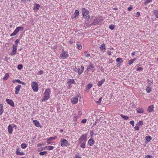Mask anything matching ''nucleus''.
<instances>
[{"label":"nucleus","instance_id":"12","mask_svg":"<svg viewBox=\"0 0 158 158\" xmlns=\"http://www.w3.org/2000/svg\"><path fill=\"white\" fill-rule=\"evenodd\" d=\"M6 102L9 105L12 107H14L15 105L13 101L11 99H6Z\"/></svg>","mask_w":158,"mask_h":158},{"label":"nucleus","instance_id":"36","mask_svg":"<svg viewBox=\"0 0 158 158\" xmlns=\"http://www.w3.org/2000/svg\"><path fill=\"white\" fill-rule=\"evenodd\" d=\"M145 139L147 141L149 142L152 140V138L151 136L148 135L145 137Z\"/></svg>","mask_w":158,"mask_h":158},{"label":"nucleus","instance_id":"57","mask_svg":"<svg viewBox=\"0 0 158 158\" xmlns=\"http://www.w3.org/2000/svg\"><path fill=\"white\" fill-rule=\"evenodd\" d=\"M152 156L151 155H147L145 156V158H152Z\"/></svg>","mask_w":158,"mask_h":158},{"label":"nucleus","instance_id":"9","mask_svg":"<svg viewBox=\"0 0 158 158\" xmlns=\"http://www.w3.org/2000/svg\"><path fill=\"white\" fill-rule=\"evenodd\" d=\"M68 55V53L63 50L61 54L60 55V57L62 59H65L67 58Z\"/></svg>","mask_w":158,"mask_h":158},{"label":"nucleus","instance_id":"10","mask_svg":"<svg viewBox=\"0 0 158 158\" xmlns=\"http://www.w3.org/2000/svg\"><path fill=\"white\" fill-rule=\"evenodd\" d=\"M22 87V86L20 85H18L16 86L15 88V94H18L20 91V90Z\"/></svg>","mask_w":158,"mask_h":158},{"label":"nucleus","instance_id":"42","mask_svg":"<svg viewBox=\"0 0 158 158\" xmlns=\"http://www.w3.org/2000/svg\"><path fill=\"white\" fill-rule=\"evenodd\" d=\"M77 48L79 50H81L82 48V46L81 45L78 43L77 44Z\"/></svg>","mask_w":158,"mask_h":158},{"label":"nucleus","instance_id":"15","mask_svg":"<svg viewBox=\"0 0 158 158\" xmlns=\"http://www.w3.org/2000/svg\"><path fill=\"white\" fill-rule=\"evenodd\" d=\"M154 106L153 105H151L148 107L147 111L149 113H151L154 111Z\"/></svg>","mask_w":158,"mask_h":158},{"label":"nucleus","instance_id":"53","mask_svg":"<svg viewBox=\"0 0 158 158\" xmlns=\"http://www.w3.org/2000/svg\"><path fill=\"white\" fill-rule=\"evenodd\" d=\"M86 121H87V120L86 119H83L81 121V123H86Z\"/></svg>","mask_w":158,"mask_h":158},{"label":"nucleus","instance_id":"51","mask_svg":"<svg viewBox=\"0 0 158 158\" xmlns=\"http://www.w3.org/2000/svg\"><path fill=\"white\" fill-rule=\"evenodd\" d=\"M74 158H81V157L79 156L78 154H75L74 156Z\"/></svg>","mask_w":158,"mask_h":158},{"label":"nucleus","instance_id":"22","mask_svg":"<svg viewBox=\"0 0 158 158\" xmlns=\"http://www.w3.org/2000/svg\"><path fill=\"white\" fill-rule=\"evenodd\" d=\"M44 150H52L54 149V147L53 146H45L44 147Z\"/></svg>","mask_w":158,"mask_h":158},{"label":"nucleus","instance_id":"26","mask_svg":"<svg viewBox=\"0 0 158 158\" xmlns=\"http://www.w3.org/2000/svg\"><path fill=\"white\" fill-rule=\"evenodd\" d=\"M84 56L87 58H89L90 56V54L88 51H85L84 52Z\"/></svg>","mask_w":158,"mask_h":158},{"label":"nucleus","instance_id":"59","mask_svg":"<svg viewBox=\"0 0 158 158\" xmlns=\"http://www.w3.org/2000/svg\"><path fill=\"white\" fill-rule=\"evenodd\" d=\"M143 70V69L141 67H139L137 69V71H139L140 70Z\"/></svg>","mask_w":158,"mask_h":158},{"label":"nucleus","instance_id":"4","mask_svg":"<svg viewBox=\"0 0 158 158\" xmlns=\"http://www.w3.org/2000/svg\"><path fill=\"white\" fill-rule=\"evenodd\" d=\"M87 136L86 134L82 135L78 139V141L80 142H86Z\"/></svg>","mask_w":158,"mask_h":158},{"label":"nucleus","instance_id":"19","mask_svg":"<svg viewBox=\"0 0 158 158\" xmlns=\"http://www.w3.org/2000/svg\"><path fill=\"white\" fill-rule=\"evenodd\" d=\"M79 15V12L78 10H76L75 11L74 15L73 16H71V18L72 19L75 18L76 17L78 16Z\"/></svg>","mask_w":158,"mask_h":158},{"label":"nucleus","instance_id":"2","mask_svg":"<svg viewBox=\"0 0 158 158\" xmlns=\"http://www.w3.org/2000/svg\"><path fill=\"white\" fill-rule=\"evenodd\" d=\"M82 11L84 18L85 19L89 20L90 18V17L89 15V11L86 10L85 8H83L82 9Z\"/></svg>","mask_w":158,"mask_h":158},{"label":"nucleus","instance_id":"29","mask_svg":"<svg viewBox=\"0 0 158 158\" xmlns=\"http://www.w3.org/2000/svg\"><path fill=\"white\" fill-rule=\"evenodd\" d=\"M152 90V88L151 87L149 86H147L146 89V91L148 93H150L151 92Z\"/></svg>","mask_w":158,"mask_h":158},{"label":"nucleus","instance_id":"17","mask_svg":"<svg viewBox=\"0 0 158 158\" xmlns=\"http://www.w3.org/2000/svg\"><path fill=\"white\" fill-rule=\"evenodd\" d=\"M88 143L90 146H92L94 144L95 141L92 139H90L89 140Z\"/></svg>","mask_w":158,"mask_h":158},{"label":"nucleus","instance_id":"61","mask_svg":"<svg viewBox=\"0 0 158 158\" xmlns=\"http://www.w3.org/2000/svg\"><path fill=\"white\" fill-rule=\"evenodd\" d=\"M39 73L40 75H41L43 73V71L42 70H40L39 71Z\"/></svg>","mask_w":158,"mask_h":158},{"label":"nucleus","instance_id":"46","mask_svg":"<svg viewBox=\"0 0 158 158\" xmlns=\"http://www.w3.org/2000/svg\"><path fill=\"white\" fill-rule=\"evenodd\" d=\"M75 84L74 80L73 79H70V84Z\"/></svg>","mask_w":158,"mask_h":158},{"label":"nucleus","instance_id":"20","mask_svg":"<svg viewBox=\"0 0 158 158\" xmlns=\"http://www.w3.org/2000/svg\"><path fill=\"white\" fill-rule=\"evenodd\" d=\"M33 122L36 127H41V126L40 125L39 122L37 120H34L33 121Z\"/></svg>","mask_w":158,"mask_h":158},{"label":"nucleus","instance_id":"60","mask_svg":"<svg viewBox=\"0 0 158 158\" xmlns=\"http://www.w3.org/2000/svg\"><path fill=\"white\" fill-rule=\"evenodd\" d=\"M96 20V22H95V23H99V19H94V21H95Z\"/></svg>","mask_w":158,"mask_h":158},{"label":"nucleus","instance_id":"41","mask_svg":"<svg viewBox=\"0 0 158 158\" xmlns=\"http://www.w3.org/2000/svg\"><path fill=\"white\" fill-rule=\"evenodd\" d=\"M116 61L117 62H118L119 61H120V63H123V61L122 59L121 58H118L116 59Z\"/></svg>","mask_w":158,"mask_h":158},{"label":"nucleus","instance_id":"47","mask_svg":"<svg viewBox=\"0 0 158 158\" xmlns=\"http://www.w3.org/2000/svg\"><path fill=\"white\" fill-rule=\"evenodd\" d=\"M140 12H137L135 14V17L138 18L140 16Z\"/></svg>","mask_w":158,"mask_h":158},{"label":"nucleus","instance_id":"48","mask_svg":"<svg viewBox=\"0 0 158 158\" xmlns=\"http://www.w3.org/2000/svg\"><path fill=\"white\" fill-rule=\"evenodd\" d=\"M19 39H17L15 42V43L16 45H18L19 43Z\"/></svg>","mask_w":158,"mask_h":158},{"label":"nucleus","instance_id":"31","mask_svg":"<svg viewBox=\"0 0 158 158\" xmlns=\"http://www.w3.org/2000/svg\"><path fill=\"white\" fill-rule=\"evenodd\" d=\"M18 32V31H17V29H15L14 31V32L13 33L11 34L10 35V36H15V35H16Z\"/></svg>","mask_w":158,"mask_h":158},{"label":"nucleus","instance_id":"39","mask_svg":"<svg viewBox=\"0 0 158 158\" xmlns=\"http://www.w3.org/2000/svg\"><path fill=\"white\" fill-rule=\"evenodd\" d=\"M27 147V145L25 143H23L21 145V147L23 149H25Z\"/></svg>","mask_w":158,"mask_h":158},{"label":"nucleus","instance_id":"43","mask_svg":"<svg viewBox=\"0 0 158 158\" xmlns=\"http://www.w3.org/2000/svg\"><path fill=\"white\" fill-rule=\"evenodd\" d=\"M115 26L112 24L110 25L109 26V28L111 30H112L114 29Z\"/></svg>","mask_w":158,"mask_h":158},{"label":"nucleus","instance_id":"64","mask_svg":"<svg viewBox=\"0 0 158 158\" xmlns=\"http://www.w3.org/2000/svg\"><path fill=\"white\" fill-rule=\"evenodd\" d=\"M135 52H133L131 53V55L132 56H133L135 55Z\"/></svg>","mask_w":158,"mask_h":158},{"label":"nucleus","instance_id":"32","mask_svg":"<svg viewBox=\"0 0 158 158\" xmlns=\"http://www.w3.org/2000/svg\"><path fill=\"white\" fill-rule=\"evenodd\" d=\"M9 77V74L8 73H7L5 74V76H4L3 78V80H7Z\"/></svg>","mask_w":158,"mask_h":158},{"label":"nucleus","instance_id":"35","mask_svg":"<svg viewBox=\"0 0 158 158\" xmlns=\"http://www.w3.org/2000/svg\"><path fill=\"white\" fill-rule=\"evenodd\" d=\"M153 13L155 17L158 18V10H155L153 11Z\"/></svg>","mask_w":158,"mask_h":158},{"label":"nucleus","instance_id":"34","mask_svg":"<svg viewBox=\"0 0 158 158\" xmlns=\"http://www.w3.org/2000/svg\"><path fill=\"white\" fill-rule=\"evenodd\" d=\"M136 60V58L134 59H131L129 61H128V64L129 65L131 64L133 62Z\"/></svg>","mask_w":158,"mask_h":158},{"label":"nucleus","instance_id":"14","mask_svg":"<svg viewBox=\"0 0 158 158\" xmlns=\"http://www.w3.org/2000/svg\"><path fill=\"white\" fill-rule=\"evenodd\" d=\"M12 82L14 83L16 82L18 83L19 84H21L23 85H24L25 83L24 82L21 81L19 79H14L12 81Z\"/></svg>","mask_w":158,"mask_h":158},{"label":"nucleus","instance_id":"5","mask_svg":"<svg viewBox=\"0 0 158 158\" xmlns=\"http://www.w3.org/2000/svg\"><path fill=\"white\" fill-rule=\"evenodd\" d=\"M81 70L75 67L73 69V70L76 72L79 75L81 74L83 72V70L84 69V67L82 65L81 67Z\"/></svg>","mask_w":158,"mask_h":158},{"label":"nucleus","instance_id":"11","mask_svg":"<svg viewBox=\"0 0 158 158\" xmlns=\"http://www.w3.org/2000/svg\"><path fill=\"white\" fill-rule=\"evenodd\" d=\"M94 66L93 65L91 64H90V65L88 66L87 68V71H94Z\"/></svg>","mask_w":158,"mask_h":158},{"label":"nucleus","instance_id":"24","mask_svg":"<svg viewBox=\"0 0 158 158\" xmlns=\"http://www.w3.org/2000/svg\"><path fill=\"white\" fill-rule=\"evenodd\" d=\"M77 116H75L73 118V123L74 124V126H75L77 123Z\"/></svg>","mask_w":158,"mask_h":158},{"label":"nucleus","instance_id":"16","mask_svg":"<svg viewBox=\"0 0 158 158\" xmlns=\"http://www.w3.org/2000/svg\"><path fill=\"white\" fill-rule=\"evenodd\" d=\"M136 111L138 113L142 114L144 112L143 109L141 107H139L136 109Z\"/></svg>","mask_w":158,"mask_h":158},{"label":"nucleus","instance_id":"25","mask_svg":"<svg viewBox=\"0 0 158 158\" xmlns=\"http://www.w3.org/2000/svg\"><path fill=\"white\" fill-rule=\"evenodd\" d=\"M100 48L101 49L102 52H105V51H104L106 49V47L105 46V44L104 43L102 44L101 46L100 47Z\"/></svg>","mask_w":158,"mask_h":158},{"label":"nucleus","instance_id":"56","mask_svg":"<svg viewBox=\"0 0 158 158\" xmlns=\"http://www.w3.org/2000/svg\"><path fill=\"white\" fill-rule=\"evenodd\" d=\"M134 128H135V130L136 131H138V130H139V127L138 126H135L134 127Z\"/></svg>","mask_w":158,"mask_h":158},{"label":"nucleus","instance_id":"62","mask_svg":"<svg viewBox=\"0 0 158 158\" xmlns=\"http://www.w3.org/2000/svg\"><path fill=\"white\" fill-rule=\"evenodd\" d=\"M31 0H21V2H26V1H28L29 2H30Z\"/></svg>","mask_w":158,"mask_h":158},{"label":"nucleus","instance_id":"18","mask_svg":"<svg viewBox=\"0 0 158 158\" xmlns=\"http://www.w3.org/2000/svg\"><path fill=\"white\" fill-rule=\"evenodd\" d=\"M34 7L33 9V10L35 11H37V10H39L40 6L39 4L35 3L34 4Z\"/></svg>","mask_w":158,"mask_h":158},{"label":"nucleus","instance_id":"23","mask_svg":"<svg viewBox=\"0 0 158 158\" xmlns=\"http://www.w3.org/2000/svg\"><path fill=\"white\" fill-rule=\"evenodd\" d=\"M17 48H12V51L11 52L10 54V55L11 56H12L16 54L17 52Z\"/></svg>","mask_w":158,"mask_h":158},{"label":"nucleus","instance_id":"45","mask_svg":"<svg viewBox=\"0 0 158 158\" xmlns=\"http://www.w3.org/2000/svg\"><path fill=\"white\" fill-rule=\"evenodd\" d=\"M143 124V122L141 121H139L137 123V125L138 126L141 125Z\"/></svg>","mask_w":158,"mask_h":158},{"label":"nucleus","instance_id":"52","mask_svg":"<svg viewBox=\"0 0 158 158\" xmlns=\"http://www.w3.org/2000/svg\"><path fill=\"white\" fill-rule=\"evenodd\" d=\"M129 123L133 127L134 126V121H130Z\"/></svg>","mask_w":158,"mask_h":158},{"label":"nucleus","instance_id":"28","mask_svg":"<svg viewBox=\"0 0 158 158\" xmlns=\"http://www.w3.org/2000/svg\"><path fill=\"white\" fill-rule=\"evenodd\" d=\"M105 79H102L98 82V83L97 84V85L98 86H101L102 85V84L105 82Z\"/></svg>","mask_w":158,"mask_h":158},{"label":"nucleus","instance_id":"40","mask_svg":"<svg viewBox=\"0 0 158 158\" xmlns=\"http://www.w3.org/2000/svg\"><path fill=\"white\" fill-rule=\"evenodd\" d=\"M47 153V152L44 151L41 152L39 153V155L41 156L45 155Z\"/></svg>","mask_w":158,"mask_h":158},{"label":"nucleus","instance_id":"55","mask_svg":"<svg viewBox=\"0 0 158 158\" xmlns=\"http://www.w3.org/2000/svg\"><path fill=\"white\" fill-rule=\"evenodd\" d=\"M44 147H41V148H39L38 149V151L39 152H40V151H41L42 150H44Z\"/></svg>","mask_w":158,"mask_h":158},{"label":"nucleus","instance_id":"37","mask_svg":"<svg viewBox=\"0 0 158 158\" xmlns=\"http://www.w3.org/2000/svg\"><path fill=\"white\" fill-rule=\"evenodd\" d=\"M92 86L93 85L91 84H88L86 87V89L88 90H89L92 87Z\"/></svg>","mask_w":158,"mask_h":158},{"label":"nucleus","instance_id":"38","mask_svg":"<svg viewBox=\"0 0 158 158\" xmlns=\"http://www.w3.org/2000/svg\"><path fill=\"white\" fill-rule=\"evenodd\" d=\"M23 27H17L16 29L19 32V31H22L23 30Z\"/></svg>","mask_w":158,"mask_h":158},{"label":"nucleus","instance_id":"33","mask_svg":"<svg viewBox=\"0 0 158 158\" xmlns=\"http://www.w3.org/2000/svg\"><path fill=\"white\" fill-rule=\"evenodd\" d=\"M120 116L122 117V118H123L124 120H127L129 118V117L127 116L124 115L122 114H121Z\"/></svg>","mask_w":158,"mask_h":158},{"label":"nucleus","instance_id":"30","mask_svg":"<svg viewBox=\"0 0 158 158\" xmlns=\"http://www.w3.org/2000/svg\"><path fill=\"white\" fill-rule=\"evenodd\" d=\"M3 111V105L0 104V115L2 114Z\"/></svg>","mask_w":158,"mask_h":158},{"label":"nucleus","instance_id":"58","mask_svg":"<svg viewBox=\"0 0 158 158\" xmlns=\"http://www.w3.org/2000/svg\"><path fill=\"white\" fill-rule=\"evenodd\" d=\"M17 45L15 44H13L12 48H17Z\"/></svg>","mask_w":158,"mask_h":158},{"label":"nucleus","instance_id":"54","mask_svg":"<svg viewBox=\"0 0 158 158\" xmlns=\"http://www.w3.org/2000/svg\"><path fill=\"white\" fill-rule=\"evenodd\" d=\"M151 2L150 0H146V1L145 2L144 4H147L149 3H150Z\"/></svg>","mask_w":158,"mask_h":158},{"label":"nucleus","instance_id":"27","mask_svg":"<svg viewBox=\"0 0 158 158\" xmlns=\"http://www.w3.org/2000/svg\"><path fill=\"white\" fill-rule=\"evenodd\" d=\"M16 154L17 155H19L20 156L23 155L24 154V153L23 152H20L19 149H18L16 152Z\"/></svg>","mask_w":158,"mask_h":158},{"label":"nucleus","instance_id":"49","mask_svg":"<svg viewBox=\"0 0 158 158\" xmlns=\"http://www.w3.org/2000/svg\"><path fill=\"white\" fill-rule=\"evenodd\" d=\"M102 97L100 98H99V100H98V101L96 102L98 103V104H100L101 102V101H102Z\"/></svg>","mask_w":158,"mask_h":158},{"label":"nucleus","instance_id":"13","mask_svg":"<svg viewBox=\"0 0 158 158\" xmlns=\"http://www.w3.org/2000/svg\"><path fill=\"white\" fill-rule=\"evenodd\" d=\"M57 137L56 136L50 137L49 139H47V142L48 144L51 143V141L56 139Z\"/></svg>","mask_w":158,"mask_h":158},{"label":"nucleus","instance_id":"63","mask_svg":"<svg viewBox=\"0 0 158 158\" xmlns=\"http://www.w3.org/2000/svg\"><path fill=\"white\" fill-rule=\"evenodd\" d=\"M107 54L108 55H111V52L110 51H107Z\"/></svg>","mask_w":158,"mask_h":158},{"label":"nucleus","instance_id":"1","mask_svg":"<svg viewBox=\"0 0 158 158\" xmlns=\"http://www.w3.org/2000/svg\"><path fill=\"white\" fill-rule=\"evenodd\" d=\"M50 94L51 90L49 88L46 89L44 94V98L42 100V102H45L48 100L50 98Z\"/></svg>","mask_w":158,"mask_h":158},{"label":"nucleus","instance_id":"50","mask_svg":"<svg viewBox=\"0 0 158 158\" xmlns=\"http://www.w3.org/2000/svg\"><path fill=\"white\" fill-rule=\"evenodd\" d=\"M132 9V5H130V6L128 8L127 10L128 11H131Z\"/></svg>","mask_w":158,"mask_h":158},{"label":"nucleus","instance_id":"21","mask_svg":"<svg viewBox=\"0 0 158 158\" xmlns=\"http://www.w3.org/2000/svg\"><path fill=\"white\" fill-rule=\"evenodd\" d=\"M80 144V147L82 148H85V144L86 142H79Z\"/></svg>","mask_w":158,"mask_h":158},{"label":"nucleus","instance_id":"44","mask_svg":"<svg viewBox=\"0 0 158 158\" xmlns=\"http://www.w3.org/2000/svg\"><path fill=\"white\" fill-rule=\"evenodd\" d=\"M23 67V66L21 64H19L17 66V68L19 70H21Z\"/></svg>","mask_w":158,"mask_h":158},{"label":"nucleus","instance_id":"7","mask_svg":"<svg viewBox=\"0 0 158 158\" xmlns=\"http://www.w3.org/2000/svg\"><path fill=\"white\" fill-rule=\"evenodd\" d=\"M79 96H73L71 98V101L72 104H76L78 102V97Z\"/></svg>","mask_w":158,"mask_h":158},{"label":"nucleus","instance_id":"6","mask_svg":"<svg viewBox=\"0 0 158 158\" xmlns=\"http://www.w3.org/2000/svg\"><path fill=\"white\" fill-rule=\"evenodd\" d=\"M60 145L62 147L67 146L69 145V142L67 140L64 139H61L60 140Z\"/></svg>","mask_w":158,"mask_h":158},{"label":"nucleus","instance_id":"3","mask_svg":"<svg viewBox=\"0 0 158 158\" xmlns=\"http://www.w3.org/2000/svg\"><path fill=\"white\" fill-rule=\"evenodd\" d=\"M31 87L33 91L37 92L38 90L39 85L36 81H33L31 83Z\"/></svg>","mask_w":158,"mask_h":158},{"label":"nucleus","instance_id":"8","mask_svg":"<svg viewBox=\"0 0 158 158\" xmlns=\"http://www.w3.org/2000/svg\"><path fill=\"white\" fill-rule=\"evenodd\" d=\"M16 127V125L14 124H12V125L10 124L8 126V131L9 134L12 133L14 127Z\"/></svg>","mask_w":158,"mask_h":158}]
</instances>
